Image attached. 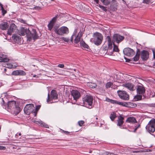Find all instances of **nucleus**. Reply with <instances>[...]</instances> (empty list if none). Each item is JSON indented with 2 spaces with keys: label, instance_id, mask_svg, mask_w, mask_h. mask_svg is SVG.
I'll use <instances>...</instances> for the list:
<instances>
[{
  "label": "nucleus",
  "instance_id": "1",
  "mask_svg": "<svg viewBox=\"0 0 155 155\" xmlns=\"http://www.w3.org/2000/svg\"><path fill=\"white\" fill-rule=\"evenodd\" d=\"M18 33L19 35L22 36L25 35L26 34L28 38L31 39L32 38L34 40L37 39L39 37L37 34L36 30L33 29L30 31L28 29L21 28L19 30Z\"/></svg>",
  "mask_w": 155,
  "mask_h": 155
},
{
  "label": "nucleus",
  "instance_id": "2",
  "mask_svg": "<svg viewBox=\"0 0 155 155\" xmlns=\"http://www.w3.org/2000/svg\"><path fill=\"white\" fill-rule=\"evenodd\" d=\"M137 94L139 95H137L135 97V100L136 99V101L141 100L142 98V96H144V94L145 92V89L142 85L141 84L137 86Z\"/></svg>",
  "mask_w": 155,
  "mask_h": 155
},
{
  "label": "nucleus",
  "instance_id": "3",
  "mask_svg": "<svg viewBox=\"0 0 155 155\" xmlns=\"http://www.w3.org/2000/svg\"><path fill=\"white\" fill-rule=\"evenodd\" d=\"M77 29H75L74 32L71 37L70 40L72 43L73 42V39L74 38V43L76 44L78 43L80 41L81 38L82 37L83 34L82 31H80L78 35H77L76 34L77 33Z\"/></svg>",
  "mask_w": 155,
  "mask_h": 155
},
{
  "label": "nucleus",
  "instance_id": "4",
  "mask_svg": "<svg viewBox=\"0 0 155 155\" xmlns=\"http://www.w3.org/2000/svg\"><path fill=\"white\" fill-rule=\"evenodd\" d=\"M103 37L102 35L99 33H97L94 34L93 39V42L96 45H100L102 42Z\"/></svg>",
  "mask_w": 155,
  "mask_h": 155
},
{
  "label": "nucleus",
  "instance_id": "5",
  "mask_svg": "<svg viewBox=\"0 0 155 155\" xmlns=\"http://www.w3.org/2000/svg\"><path fill=\"white\" fill-rule=\"evenodd\" d=\"M54 31L57 34L61 35L67 34L69 32L68 28L65 26L61 27L58 29L55 28Z\"/></svg>",
  "mask_w": 155,
  "mask_h": 155
},
{
  "label": "nucleus",
  "instance_id": "6",
  "mask_svg": "<svg viewBox=\"0 0 155 155\" xmlns=\"http://www.w3.org/2000/svg\"><path fill=\"white\" fill-rule=\"evenodd\" d=\"M149 132L153 133L155 131V119L151 120L146 127Z\"/></svg>",
  "mask_w": 155,
  "mask_h": 155
},
{
  "label": "nucleus",
  "instance_id": "7",
  "mask_svg": "<svg viewBox=\"0 0 155 155\" xmlns=\"http://www.w3.org/2000/svg\"><path fill=\"white\" fill-rule=\"evenodd\" d=\"M93 97L90 95H86L84 98L83 101L84 104L88 107L91 106L93 101Z\"/></svg>",
  "mask_w": 155,
  "mask_h": 155
},
{
  "label": "nucleus",
  "instance_id": "8",
  "mask_svg": "<svg viewBox=\"0 0 155 155\" xmlns=\"http://www.w3.org/2000/svg\"><path fill=\"white\" fill-rule=\"evenodd\" d=\"M34 110L35 107L33 104H27L24 108V112L26 114L29 115L31 113L34 112Z\"/></svg>",
  "mask_w": 155,
  "mask_h": 155
},
{
  "label": "nucleus",
  "instance_id": "9",
  "mask_svg": "<svg viewBox=\"0 0 155 155\" xmlns=\"http://www.w3.org/2000/svg\"><path fill=\"white\" fill-rule=\"evenodd\" d=\"M58 95L56 90H52L51 91V97H50V94L48 93V99L47 102L49 103L53 100L56 99L58 98Z\"/></svg>",
  "mask_w": 155,
  "mask_h": 155
},
{
  "label": "nucleus",
  "instance_id": "10",
  "mask_svg": "<svg viewBox=\"0 0 155 155\" xmlns=\"http://www.w3.org/2000/svg\"><path fill=\"white\" fill-rule=\"evenodd\" d=\"M118 95L119 97L124 100H128L129 99V95L124 91H117Z\"/></svg>",
  "mask_w": 155,
  "mask_h": 155
},
{
  "label": "nucleus",
  "instance_id": "11",
  "mask_svg": "<svg viewBox=\"0 0 155 155\" xmlns=\"http://www.w3.org/2000/svg\"><path fill=\"white\" fill-rule=\"evenodd\" d=\"M123 52L125 55L129 56H132L135 54L134 51L129 48H124L123 50Z\"/></svg>",
  "mask_w": 155,
  "mask_h": 155
},
{
  "label": "nucleus",
  "instance_id": "12",
  "mask_svg": "<svg viewBox=\"0 0 155 155\" xmlns=\"http://www.w3.org/2000/svg\"><path fill=\"white\" fill-rule=\"evenodd\" d=\"M113 37L114 41L117 43H119L124 38V36L117 34L114 35Z\"/></svg>",
  "mask_w": 155,
  "mask_h": 155
},
{
  "label": "nucleus",
  "instance_id": "13",
  "mask_svg": "<svg viewBox=\"0 0 155 155\" xmlns=\"http://www.w3.org/2000/svg\"><path fill=\"white\" fill-rule=\"evenodd\" d=\"M71 93L72 96L73 97L74 100L76 101L79 99L80 96V93L77 90H72Z\"/></svg>",
  "mask_w": 155,
  "mask_h": 155
},
{
  "label": "nucleus",
  "instance_id": "14",
  "mask_svg": "<svg viewBox=\"0 0 155 155\" xmlns=\"http://www.w3.org/2000/svg\"><path fill=\"white\" fill-rule=\"evenodd\" d=\"M149 53L145 50L142 51L140 54L141 57L143 60H146L149 57Z\"/></svg>",
  "mask_w": 155,
  "mask_h": 155
},
{
  "label": "nucleus",
  "instance_id": "15",
  "mask_svg": "<svg viewBox=\"0 0 155 155\" xmlns=\"http://www.w3.org/2000/svg\"><path fill=\"white\" fill-rule=\"evenodd\" d=\"M12 39L14 42L17 44H21V37L16 35H13Z\"/></svg>",
  "mask_w": 155,
  "mask_h": 155
},
{
  "label": "nucleus",
  "instance_id": "16",
  "mask_svg": "<svg viewBox=\"0 0 155 155\" xmlns=\"http://www.w3.org/2000/svg\"><path fill=\"white\" fill-rule=\"evenodd\" d=\"M57 17L55 16L50 21V23L48 25V29L51 31L53 27L54 23L57 20Z\"/></svg>",
  "mask_w": 155,
  "mask_h": 155
},
{
  "label": "nucleus",
  "instance_id": "17",
  "mask_svg": "<svg viewBox=\"0 0 155 155\" xmlns=\"http://www.w3.org/2000/svg\"><path fill=\"white\" fill-rule=\"evenodd\" d=\"M16 25L14 24H11L8 31V34L11 35L12 33L16 29Z\"/></svg>",
  "mask_w": 155,
  "mask_h": 155
},
{
  "label": "nucleus",
  "instance_id": "18",
  "mask_svg": "<svg viewBox=\"0 0 155 155\" xmlns=\"http://www.w3.org/2000/svg\"><path fill=\"white\" fill-rule=\"evenodd\" d=\"M123 86L131 91H133L135 89V87H134V85L130 83L124 84Z\"/></svg>",
  "mask_w": 155,
  "mask_h": 155
},
{
  "label": "nucleus",
  "instance_id": "19",
  "mask_svg": "<svg viewBox=\"0 0 155 155\" xmlns=\"http://www.w3.org/2000/svg\"><path fill=\"white\" fill-rule=\"evenodd\" d=\"M8 27V25L7 22H2L0 24V28L2 30H6Z\"/></svg>",
  "mask_w": 155,
  "mask_h": 155
},
{
  "label": "nucleus",
  "instance_id": "20",
  "mask_svg": "<svg viewBox=\"0 0 155 155\" xmlns=\"http://www.w3.org/2000/svg\"><path fill=\"white\" fill-rule=\"evenodd\" d=\"M110 103L113 104H116L120 105H122L124 106H127V104L126 102H120L119 101H117L114 100H111Z\"/></svg>",
  "mask_w": 155,
  "mask_h": 155
},
{
  "label": "nucleus",
  "instance_id": "21",
  "mask_svg": "<svg viewBox=\"0 0 155 155\" xmlns=\"http://www.w3.org/2000/svg\"><path fill=\"white\" fill-rule=\"evenodd\" d=\"M34 122L38 125H40V126L42 127H44L46 128H48V125L46 124L43 122L41 120L40 121H34Z\"/></svg>",
  "mask_w": 155,
  "mask_h": 155
},
{
  "label": "nucleus",
  "instance_id": "22",
  "mask_svg": "<svg viewBox=\"0 0 155 155\" xmlns=\"http://www.w3.org/2000/svg\"><path fill=\"white\" fill-rule=\"evenodd\" d=\"M126 123H137V121L135 118L134 117H129L127 118L126 121Z\"/></svg>",
  "mask_w": 155,
  "mask_h": 155
},
{
  "label": "nucleus",
  "instance_id": "23",
  "mask_svg": "<svg viewBox=\"0 0 155 155\" xmlns=\"http://www.w3.org/2000/svg\"><path fill=\"white\" fill-rule=\"evenodd\" d=\"M107 40L108 42V49H112V43L111 41V38L110 36H107Z\"/></svg>",
  "mask_w": 155,
  "mask_h": 155
},
{
  "label": "nucleus",
  "instance_id": "24",
  "mask_svg": "<svg viewBox=\"0 0 155 155\" xmlns=\"http://www.w3.org/2000/svg\"><path fill=\"white\" fill-rule=\"evenodd\" d=\"M124 118L121 116H120L118 118L117 120V125L119 127H121L122 125L123 124L124 121L123 120Z\"/></svg>",
  "mask_w": 155,
  "mask_h": 155
},
{
  "label": "nucleus",
  "instance_id": "25",
  "mask_svg": "<svg viewBox=\"0 0 155 155\" xmlns=\"http://www.w3.org/2000/svg\"><path fill=\"white\" fill-rule=\"evenodd\" d=\"M16 105V101H14L9 102L8 104V107L9 108H12V109H14Z\"/></svg>",
  "mask_w": 155,
  "mask_h": 155
},
{
  "label": "nucleus",
  "instance_id": "26",
  "mask_svg": "<svg viewBox=\"0 0 155 155\" xmlns=\"http://www.w3.org/2000/svg\"><path fill=\"white\" fill-rule=\"evenodd\" d=\"M13 109L14 110V112L15 114H18L20 111V108L16 105H15V107L14 109Z\"/></svg>",
  "mask_w": 155,
  "mask_h": 155
},
{
  "label": "nucleus",
  "instance_id": "27",
  "mask_svg": "<svg viewBox=\"0 0 155 155\" xmlns=\"http://www.w3.org/2000/svg\"><path fill=\"white\" fill-rule=\"evenodd\" d=\"M80 45L84 48L88 49L89 46L84 41H81L80 43Z\"/></svg>",
  "mask_w": 155,
  "mask_h": 155
},
{
  "label": "nucleus",
  "instance_id": "28",
  "mask_svg": "<svg viewBox=\"0 0 155 155\" xmlns=\"http://www.w3.org/2000/svg\"><path fill=\"white\" fill-rule=\"evenodd\" d=\"M0 6L1 7V10L2 11V13L3 15H4L7 13V11L5 10L3 7V5L1 3H0Z\"/></svg>",
  "mask_w": 155,
  "mask_h": 155
},
{
  "label": "nucleus",
  "instance_id": "29",
  "mask_svg": "<svg viewBox=\"0 0 155 155\" xmlns=\"http://www.w3.org/2000/svg\"><path fill=\"white\" fill-rule=\"evenodd\" d=\"M116 117V114L114 112H112L110 115V118L112 121H113Z\"/></svg>",
  "mask_w": 155,
  "mask_h": 155
},
{
  "label": "nucleus",
  "instance_id": "30",
  "mask_svg": "<svg viewBox=\"0 0 155 155\" xmlns=\"http://www.w3.org/2000/svg\"><path fill=\"white\" fill-rule=\"evenodd\" d=\"M17 65H13L12 64L9 63L6 64V67L9 68H14L16 67Z\"/></svg>",
  "mask_w": 155,
  "mask_h": 155
},
{
  "label": "nucleus",
  "instance_id": "31",
  "mask_svg": "<svg viewBox=\"0 0 155 155\" xmlns=\"http://www.w3.org/2000/svg\"><path fill=\"white\" fill-rule=\"evenodd\" d=\"M101 2H102L104 5H107L110 3V0H100Z\"/></svg>",
  "mask_w": 155,
  "mask_h": 155
},
{
  "label": "nucleus",
  "instance_id": "32",
  "mask_svg": "<svg viewBox=\"0 0 155 155\" xmlns=\"http://www.w3.org/2000/svg\"><path fill=\"white\" fill-rule=\"evenodd\" d=\"M87 85L90 88H95L96 86V84L94 83H89L87 84Z\"/></svg>",
  "mask_w": 155,
  "mask_h": 155
},
{
  "label": "nucleus",
  "instance_id": "33",
  "mask_svg": "<svg viewBox=\"0 0 155 155\" xmlns=\"http://www.w3.org/2000/svg\"><path fill=\"white\" fill-rule=\"evenodd\" d=\"M18 75H25L26 74L25 72L22 70H18Z\"/></svg>",
  "mask_w": 155,
  "mask_h": 155
},
{
  "label": "nucleus",
  "instance_id": "34",
  "mask_svg": "<svg viewBox=\"0 0 155 155\" xmlns=\"http://www.w3.org/2000/svg\"><path fill=\"white\" fill-rule=\"evenodd\" d=\"M113 84L110 82H108L107 83L106 85V87L107 88H108L110 87H112Z\"/></svg>",
  "mask_w": 155,
  "mask_h": 155
},
{
  "label": "nucleus",
  "instance_id": "35",
  "mask_svg": "<svg viewBox=\"0 0 155 155\" xmlns=\"http://www.w3.org/2000/svg\"><path fill=\"white\" fill-rule=\"evenodd\" d=\"M113 49L110 50L109 49H107V50L106 54L108 55H111L113 54Z\"/></svg>",
  "mask_w": 155,
  "mask_h": 155
},
{
  "label": "nucleus",
  "instance_id": "36",
  "mask_svg": "<svg viewBox=\"0 0 155 155\" xmlns=\"http://www.w3.org/2000/svg\"><path fill=\"white\" fill-rule=\"evenodd\" d=\"M139 54L138 53H137L136 55L133 58L134 60L135 61H137L139 59Z\"/></svg>",
  "mask_w": 155,
  "mask_h": 155
},
{
  "label": "nucleus",
  "instance_id": "37",
  "mask_svg": "<svg viewBox=\"0 0 155 155\" xmlns=\"http://www.w3.org/2000/svg\"><path fill=\"white\" fill-rule=\"evenodd\" d=\"M41 107V106L40 105H38V106H36V108H35V111H34V113H35V116H36V114H37V111L40 109V107Z\"/></svg>",
  "mask_w": 155,
  "mask_h": 155
},
{
  "label": "nucleus",
  "instance_id": "38",
  "mask_svg": "<svg viewBox=\"0 0 155 155\" xmlns=\"http://www.w3.org/2000/svg\"><path fill=\"white\" fill-rule=\"evenodd\" d=\"M114 47L113 49V51H115L116 52H117L119 51V49L118 48L117 46L115 45L114 44Z\"/></svg>",
  "mask_w": 155,
  "mask_h": 155
},
{
  "label": "nucleus",
  "instance_id": "39",
  "mask_svg": "<svg viewBox=\"0 0 155 155\" xmlns=\"http://www.w3.org/2000/svg\"><path fill=\"white\" fill-rule=\"evenodd\" d=\"M18 70H17L13 71L12 73V74L14 75H18Z\"/></svg>",
  "mask_w": 155,
  "mask_h": 155
},
{
  "label": "nucleus",
  "instance_id": "40",
  "mask_svg": "<svg viewBox=\"0 0 155 155\" xmlns=\"http://www.w3.org/2000/svg\"><path fill=\"white\" fill-rule=\"evenodd\" d=\"M97 5L98 6V5ZM99 7L100 8H101L104 11H107V9H106V7H104L102 5H99Z\"/></svg>",
  "mask_w": 155,
  "mask_h": 155
},
{
  "label": "nucleus",
  "instance_id": "41",
  "mask_svg": "<svg viewBox=\"0 0 155 155\" xmlns=\"http://www.w3.org/2000/svg\"><path fill=\"white\" fill-rule=\"evenodd\" d=\"M62 39L66 42H68L69 41V39L67 38L62 37Z\"/></svg>",
  "mask_w": 155,
  "mask_h": 155
},
{
  "label": "nucleus",
  "instance_id": "42",
  "mask_svg": "<svg viewBox=\"0 0 155 155\" xmlns=\"http://www.w3.org/2000/svg\"><path fill=\"white\" fill-rule=\"evenodd\" d=\"M84 122L83 120H81V121H79L78 122V125L80 126H82V125L83 124H84Z\"/></svg>",
  "mask_w": 155,
  "mask_h": 155
},
{
  "label": "nucleus",
  "instance_id": "43",
  "mask_svg": "<svg viewBox=\"0 0 155 155\" xmlns=\"http://www.w3.org/2000/svg\"><path fill=\"white\" fill-rule=\"evenodd\" d=\"M150 2V0H143V2L146 4H149Z\"/></svg>",
  "mask_w": 155,
  "mask_h": 155
},
{
  "label": "nucleus",
  "instance_id": "44",
  "mask_svg": "<svg viewBox=\"0 0 155 155\" xmlns=\"http://www.w3.org/2000/svg\"><path fill=\"white\" fill-rule=\"evenodd\" d=\"M18 21L20 22L21 23H25V20H24L22 19L21 18H19L18 19Z\"/></svg>",
  "mask_w": 155,
  "mask_h": 155
},
{
  "label": "nucleus",
  "instance_id": "45",
  "mask_svg": "<svg viewBox=\"0 0 155 155\" xmlns=\"http://www.w3.org/2000/svg\"><path fill=\"white\" fill-rule=\"evenodd\" d=\"M58 67L61 68H63L64 67V65L63 64H60L58 65Z\"/></svg>",
  "mask_w": 155,
  "mask_h": 155
},
{
  "label": "nucleus",
  "instance_id": "46",
  "mask_svg": "<svg viewBox=\"0 0 155 155\" xmlns=\"http://www.w3.org/2000/svg\"><path fill=\"white\" fill-rule=\"evenodd\" d=\"M9 61V59L7 58H3V62H7L8 61Z\"/></svg>",
  "mask_w": 155,
  "mask_h": 155
},
{
  "label": "nucleus",
  "instance_id": "47",
  "mask_svg": "<svg viewBox=\"0 0 155 155\" xmlns=\"http://www.w3.org/2000/svg\"><path fill=\"white\" fill-rule=\"evenodd\" d=\"M152 52L153 54V58H155V49L152 50Z\"/></svg>",
  "mask_w": 155,
  "mask_h": 155
},
{
  "label": "nucleus",
  "instance_id": "48",
  "mask_svg": "<svg viewBox=\"0 0 155 155\" xmlns=\"http://www.w3.org/2000/svg\"><path fill=\"white\" fill-rule=\"evenodd\" d=\"M106 101H107V102H110V101H111V99H110L108 98H106Z\"/></svg>",
  "mask_w": 155,
  "mask_h": 155
},
{
  "label": "nucleus",
  "instance_id": "49",
  "mask_svg": "<svg viewBox=\"0 0 155 155\" xmlns=\"http://www.w3.org/2000/svg\"><path fill=\"white\" fill-rule=\"evenodd\" d=\"M130 104V105H131L132 106H133L134 107H135V106H136V105L135 104L134 105L133 103H131Z\"/></svg>",
  "mask_w": 155,
  "mask_h": 155
},
{
  "label": "nucleus",
  "instance_id": "50",
  "mask_svg": "<svg viewBox=\"0 0 155 155\" xmlns=\"http://www.w3.org/2000/svg\"><path fill=\"white\" fill-rule=\"evenodd\" d=\"M3 58L1 57H0V62H3Z\"/></svg>",
  "mask_w": 155,
  "mask_h": 155
},
{
  "label": "nucleus",
  "instance_id": "51",
  "mask_svg": "<svg viewBox=\"0 0 155 155\" xmlns=\"http://www.w3.org/2000/svg\"><path fill=\"white\" fill-rule=\"evenodd\" d=\"M4 147L3 146H0V150H2L4 148Z\"/></svg>",
  "mask_w": 155,
  "mask_h": 155
},
{
  "label": "nucleus",
  "instance_id": "52",
  "mask_svg": "<svg viewBox=\"0 0 155 155\" xmlns=\"http://www.w3.org/2000/svg\"><path fill=\"white\" fill-rule=\"evenodd\" d=\"M94 1L96 2L97 4H98L99 0H94Z\"/></svg>",
  "mask_w": 155,
  "mask_h": 155
},
{
  "label": "nucleus",
  "instance_id": "53",
  "mask_svg": "<svg viewBox=\"0 0 155 155\" xmlns=\"http://www.w3.org/2000/svg\"><path fill=\"white\" fill-rule=\"evenodd\" d=\"M151 106L153 107H155V103L152 104Z\"/></svg>",
  "mask_w": 155,
  "mask_h": 155
},
{
  "label": "nucleus",
  "instance_id": "54",
  "mask_svg": "<svg viewBox=\"0 0 155 155\" xmlns=\"http://www.w3.org/2000/svg\"><path fill=\"white\" fill-rule=\"evenodd\" d=\"M18 135L19 136H21V133L20 132V133H18L17 134H16V136L18 135Z\"/></svg>",
  "mask_w": 155,
  "mask_h": 155
},
{
  "label": "nucleus",
  "instance_id": "55",
  "mask_svg": "<svg viewBox=\"0 0 155 155\" xmlns=\"http://www.w3.org/2000/svg\"><path fill=\"white\" fill-rule=\"evenodd\" d=\"M6 71H7V69L5 68H4V72L5 73L6 72Z\"/></svg>",
  "mask_w": 155,
  "mask_h": 155
},
{
  "label": "nucleus",
  "instance_id": "56",
  "mask_svg": "<svg viewBox=\"0 0 155 155\" xmlns=\"http://www.w3.org/2000/svg\"><path fill=\"white\" fill-rule=\"evenodd\" d=\"M64 133H65V134H68L69 133V132H68V131H64Z\"/></svg>",
  "mask_w": 155,
  "mask_h": 155
},
{
  "label": "nucleus",
  "instance_id": "57",
  "mask_svg": "<svg viewBox=\"0 0 155 155\" xmlns=\"http://www.w3.org/2000/svg\"><path fill=\"white\" fill-rule=\"evenodd\" d=\"M130 61V60L129 59H127V60H126V61L127 62H129Z\"/></svg>",
  "mask_w": 155,
  "mask_h": 155
},
{
  "label": "nucleus",
  "instance_id": "58",
  "mask_svg": "<svg viewBox=\"0 0 155 155\" xmlns=\"http://www.w3.org/2000/svg\"><path fill=\"white\" fill-rule=\"evenodd\" d=\"M140 125H139L137 127H136L137 128V129L139 128V127H140Z\"/></svg>",
  "mask_w": 155,
  "mask_h": 155
},
{
  "label": "nucleus",
  "instance_id": "59",
  "mask_svg": "<svg viewBox=\"0 0 155 155\" xmlns=\"http://www.w3.org/2000/svg\"><path fill=\"white\" fill-rule=\"evenodd\" d=\"M116 1V0H112V2L113 3H114Z\"/></svg>",
  "mask_w": 155,
  "mask_h": 155
},
{
  "label": "nucleus",
  "instance_id": "60",
  "mask_svg": "<svg viewBox=\"0 0 155 155\" xmlns=\"http://www.w3.org/2000/svg\"><path fill=\"white\" fill-rule=\"evenodd\" d=\"M137 128L136 127V128L134 129V131L135 132L136 130H137Z\"/></svg>",
  "mask_w": 155,
  "mask_h": 155
},
{
  "label": "nucleus",
  "instance_id": "61",
  "mask_svg": "<svg viewBox=\"0 0 155 155\" xmlns=\"http://www.w3.org/2000/svg\"><path fill=\"white\" fill-rule=\"evenodd\" d=\"M21 0H17L18 1L20 2Z\"/></svg>",
  "mask_w": 155,
  "mask_h": 155
},
{
  "label": "nucleus",
  "instance_id": "62",
  "mask_svg": "<svg viewBox=\"0 0 155 155\" xmlns=\"http://www.w3.org/2000/svg\"><path fill=\"white\" fill-rule=\"evenodd\" d=\"M36 76V75H34L33 77H35Z\"/></svg>",
  "mask_w": 155,
  "mask_h": 155
},
{
  "label": "nucleus",
  "instance_id": "63",
  "mask_svg": "<svg viewBox=\"0 0 155 155\" xmlns=\"http://www.w3.org/2000/svg\"><path fill=\"white\" fill-rule=\"evenodd\" d=\"M96 119H97V117H96Z\"/></svg>",
  "mask_w": 155,
  "mask_h": 155
},
{
  "label": "nucleus",
  "instance_id": "64",
  "mask_svg": "<svg viewBox=\"0 0 155 155\" xmlns=\"http://www.w3.org/2000/svg\"><path fill=\"white\" fill-rule=\"evenodd\" d=\"M116 81L119 82V81Z\"/></svg>",
  "mask_w": 155,
  "mask_h": 155
}]
</instances>
